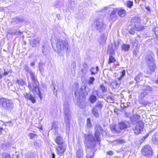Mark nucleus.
<instances>
[{
	"instance_id": "obj_11",
	"label": "nucleus",
	"mask_w": 158,
	"mask_h": 158,
	"mask_svg": "<svg viewBox=\"0 0 158 158\" xmlns=\"http://www.w3.org/2000/svg\"><path fill=\"white\" fill-rule=\"evenodd\" d=\"M29 74L32 82V88H36V89L38 90L39 83L37 77L35 75V74L33 72H31L30 74Z\"/></svg>"
},
{
	"instance_id": "obj_4",
	"label": "nucleus",
	"mask_w": 158,
	"mask_h": 158,
	"mask_svg": "<svg viewBox=\"0 0 158 158\" xmlns=\"http://www.w3.org/2000/svg\"><path fill=\"white\" fill-rule=\"evenodd\" d=\"M63 113L64 114V119L66 129L67 130H69V129L71 114L69 110V105L67 102H65L63 104Z\"/></svg>"
},
{
	"instance_id": "obj_9",
	"label": "nucleus",
	"mask_w": 158,
	"mask_h": 158,
	"mask_svg": "<svg viewBox=\"0 0 158 158\" xmlns=\"http://www.w3.org/2000/svg\"><path fill=\"white\" fill-rule=\"evenodd\" d=\"M56 153L58 156H61L64 155L66 150V146L65 145H58L55 147Z\"/></svg>"
},
{
	"instance_id": "obj_36",
	"label": "nucleus",
	"mask_w": 158,
	"mask_h": 158,
	"mask_svg": "<svg viewBox=\"0 0 158 158\" xmlns=\"http://www.w3.org/2000/svg\"><path fill=\"white\" fill-rule=\"evenodd\" d=\"M10 146V144L8 143H3L1 146V148L3 149L6 150Z\"/></svg>"
},
{
	"instance_id": "obj_26",
	"label": "nucleus",
	"mask_w": 158,
	"mask_h": 158,
	"mask_svg": "<svg viewBox=\"0 0 158 158\" xmlns=\"http://www.w3.org/2000/svg\"><path fill=\"white\" fill-rule=\"evenodd\" d=\"M118 14L120 17H123L126 14V11L125 10L122 9H118Z\"/></svg>"
},
{
	"instance_id": "obj_12",
	"label": "nucleus",
	"mask_w": 158,
	"mask_h": 158,
	"mask_svg": "<svg viewBox=\"0 0 158 158\" xmlns=\"http://www.w3.org/2000/svg\"><path fill=\"white\" fill-rule=\"evenodd\" d=\"M143 123L141 121H138L135 126L133 128L135 134H139L143 130Z\"/></svg>"
},
{
	"instance_id": "obj_61",
	"label": "nucleus",
	"mask_w": 158,
	"mask_h": 158,
	"mask_svg": "<svg viewBox=\"0 0 158 158\" xmlns=\"http://www.w3.org/2000/svg\"><path fill=\"white\" fill-rule=\"evenodd\" d=\"M110 7L109 6H107V7H105L103 9H102L103 10H106L108 9H109Z\"/></svg>"
},
{
	"instance_id": "obj_34",
	"label": "nucleus",
	"mask_w": 158,
	"mask_h": 158,
	"mask_svg": "<svg viewBox=\"0 0 158 158\" xmlns=\"http://www.w3.org/2000/svg\"><path fill=\"white\" fill-rule=\"evenodd\" d=\"M148 94L147 92L144 91L141 93L139 95V98L140 99L143 98Z\"/></svg>"
},
{
	"instance_id": "obj_22",
	"label": "nucleus",
	"mask_w": 158,
	"mask_h": 158,
	"mask_svg": "<svg viewBox=\"0 0 158 158\" xmlns=\"http://www.w3.org/2000/svg\"><path fill=\"white\" fill-rule=\"evenodd\" d=\"M152 141L154 144H158V132L152 135Z\"/></svg>"
},
{
	"instance_id": "obj_7",
	"label": "nucleus",
	"mask_w": 158,
	"mask_h": 158,
	"mask_svg": "<svg viewBox=\"0 0 158 158\" xmlns=\"http://www.w3.org/2000/svg\"><path fill=\"white\" fill-rule=\"evenodd\" d=\"M94 28L100 33L104 31L105 28L107 26L104 23L102 20L99 19H97L94 21Z\"/></svg>"
},
{
	"instance_id": "obj_19",
	"label": "nucleus",
	"mask_w": 158,
	"mask_h": 158,
	"mask_svg": "<svg viewBox=\"0 0 158 158\" xmlns=\"http://www.w3.org/2000/svg\"><path fill=\"white\" fill-rule=\"evenodd\" d=\"M26 98L27 99H29V100L31 101V102L34 103H35L36 101L35 98L31 95V94H24Z\"/></svg>"
},
{
	"instance_id": "obj_21",
	"label": "nucleus",
	"mask_w": 158,
	"mask_h": 158,
	"mask_svg": "<svg viewBox=\"0 0 158 158\" xmlns=\"http://www.w3.org/2000/svg\"><path fill=\"white\" fill-rule=\"evenodd\" d=\"M16 83L18 85L19 87H23L26 85V82L21 78L17 79Z\"/></svg>"
},
{
	"instance_id": "obj_18",
	"label": "nucleus",
	"mask_w": 158,
	"mask_h": 158,
	"mask_svg": "<svg viewBox=\"0 0 158 158\" xmlns=\"http://www.w3.org/2000/svg\"><path fill=\"white\" fill-rule=\"evenodd\" d=\"M140 116L138 114H135L133 115L131 118V121L133 124L137 123L138 121L140 118Z\"/></svg>"
},
{
	"instance_id": "obj_20",
	"label": "nucleus",
	"mask_w": 158,
	"mask_h": 158,
	"mask_svg": "<svg viewBox=\"0 0 158 158\" xmlns=\"http://www.w3.org/2000/svg\"><path fill=\"white\" fill-rule=\"evenodd\" d=\"M83 151L80 147H79L76 151V158H83Z\"/></svg>"
},
{
	"instance_id": "obj_42",
	"label": "nucleus",
	"mask_w": 158,
	"mask_h": 158,
	"mask_svg": "<svg viewBox=\"0 0 158 158\" xmlns=\"http://www.w3.org/2000/svg\"><path fill=\"white\" fill-rule=\"evenodd\" d=\"M115 142H116L118 144H122L125 143V141L123 139H116Z\"/></svg>"
},
{
	"instance_id": "obj_10",
	"label": "nucleus",
	"mask_w": 158,
	"mask_h": 158,
	"mask_svg": "<svg viewBox=\"0 0 158 158\" xmlns=\"http://www.w3.org/2000/svg\"><path fill=\"white\" fill-rule=\"evenodd\" d=\"M95 136L97 142H100V131L102 132L103 131L102 127L99 125H97L95 127Z\"/></svg>"
},
{
	"instance_id": "obj_37",
	"label": "nucleus",
	"mask_w": 158,
	"mask_h": 158,
	"mask_svg": "<svg viewBox=\"0 0 158 158\" xmlns=\"http://www.w3.org/2000/svg\"><path fill=\"white\" fill-rule=\"evenodd\" d=\"M115 61L116 60L114 57L112 55L110 56L109 57L108 64H110L111 63H114Z\"/></svg>"
},
{
	"instance_id": "obj_59",
	"label": "nucleus",
	"mask_w": 158,
	"mask_h": 158,
	"mask_svg": "<svg viewBox=\"0 0 158 158\" xmlns=\"http://www.w3.org/2000/svg\"><path fill=\"white\" fill-rule=\"evenodd\" d=\"M107 154L108 155L112 156L113 155L114 153L112 151H110L107 152Z\"/></svg>"
},
{
	"instance_id": "obj_57",
	"label": "nucleus",
	"mask_w": 158,
	"mask_h": 158,
	"mask_svg": "<svg viewBox=\"0 0 158 158\" xmlns=\"http://www.w3.org/2000/svg\"><path fill=\"white\" fill-rule=\"evenodd\" d=\"M39 69L40 71V72L42 73V72L43 70V68L42 65L40 64L39 65Z\"/></svg>"
},
{
	"instance_id": "obj_46",
	"label": "nucleus",
	"mask_w": 158,
	"mask_h": 158,
	"mask_svg": "<svg viewBox=\"0 0 158 158\" xmlns=\"http://www.w3.org/2000/svg\"><path fill=\"white\" fill-rule=\"evenodd\" d=\"M37 41L35 39H34L31 42V44L33 47H35L36 46Z\"/></svg>"
},
{
	"instance_id": "obj_29",
	"label": "nucleus",
	"mask_w": 158,
	"mask_h": 158,
	"mask_svg": "<svg viewBox=\"0 0 158 158\" xmlns=\"http://www.w3.org/2000/svg\"><path fill=\"white\" fill-rule=\"evenodd\" d=\"M113 45L111 44L110 46H109L108 47V52L110 54V56L113 55L114 54V49L112 48Z\"/></svg>"
},
{
	"instance_id": "obj_33",
	"label": "nucleus",
	"mask_w": 158,
	"mask_h": 158,
	"mask_svg": "<svg viewBox=\"0 0 158 158\" xmlns=\"http://www.w3.org/2000/svg\"><path fill=\"white\" fill-rule=\"evenodd\" d=\"M103 102H97L96 106L94 107H96L97 109L101 110L103 107Z\"/></svg>"
},
{
	"instance_id": "obj_48",
	"label": "nucleus",
	"mask_w": 158,
	"mask_h": 158,
	"mask_svg": "<svg viewBox=\"0 0 158 158\" xmlns=\"http://www.w3.org/2000/svg\"><path fill=\"white\" fill-rule=\"evenodd\" d=\"M125 75V71L124 70H123L121 72V75L118 78L120 80H121L122 78Z\"/></svg>"
},
{
	"instance_id": "obj_17",
	"label": "nucleus",
	"mask_w": 158,
	"mask_h": 158,
	"mask_svg": "<svg viewBox=\"0 0 158 158\" xmlns=\"http://www.w3.org/2000/svg\"><path fill=\"white\" fill-rule=\"evenodd\" d=\"M55 141L58 145H64V142L62 137L60 136H57L55 139Z\"/></svg>"
},
{
	"instance_id": "obj_5",
	"label": "nucleus",
	"mask_w": 158,
	"mask_h": 158,
	"mask_svg": "<svg viewBox=\"0 0 158 158\" xmlns=\"http://www.w3.org/2000/svg\"><path fill=\"white\" fill-rule=\"evenodd\" d=\"M0 107L5 110L10 111L14 107L12 100L5 98H0Z\"/></svg>"
},
{
	"instance_id": "obj_6",
	"label": "nucleus",
	"mask_w": 158,
	"mask_h": 158,
	"mask_svg": "<svg viewBox=\"0 0 158 158\" xmlns=\"http://www.w3.org/2000/svg\"><path fill=\"white\" fill-rule=\"evenodd\" d=\"M154 55L151 51H149L147 53L146 57V61L148 65L149 69L151 71H153L156 67L154 57Z\"/></svg>"
},
{
	"instance_id": "obj_24",
	"label": "nucleus",
	"mask_w": 158,
	"mask_h": 158,
	"mask_svg": "<svg viewBox=\"0 0 158 158\" xmlns=\"http://www.w3.org/2000/svg\"><path fill=\"white\" fill-rule=\"evenodd\" d=\"M143 79V76L141 73H139L137 75L135 78V80L136 81V84L139 83Z\"/></svg>"
},
{
	"instance_id": "obj_39",
	"label": "nucleus",
	"mask_w": 158,
	"mask_h": 158,
	"mask_svg": "<svg viewBox=\"0 0 158 158\" xmlns=\"http://www.w3.org/2000/svg\"><path fill=\"white\" fill-rule=\"evenodd\" d=\"M139 103L142 104L143 106H145L149 104V102L148 101L145 100H139Z\"/></svg>"
},
{
	"instance_id": "obj_58",
	"label": "nucleus",
	"mask_w": 158,
	"mask_h": 158,
	"mask_svg": "<svg viewBox=\"0 0 158 158\" xmlns=\"http://www.w3.org/2000/svg\"><path fill=\"white\" fill-rule=\"evenodd\" d=\"M138 53V51L137 50L135 49L134 50L133 53V56H136Z\"/></svg>"
},
{
	"instance_id": "obj_35",
	"label": "nucleus",
	"mask_w": 158,
	"mask_h": 158,
	"mask_svg": "<svg viewBox=\"0 0 158 158\" xmlns=\"http://www.w3.org/2000/svg\"><path fill=\"white\" fill-rule=\"evenodd\" d=\"M97 100L96 97L94 95H91L89 98V101L92 103H93L95 102Z\"/></svg>"
},
{
	"instance_id": "obj_15",
	"label": "nucleus",
	"mask_w": 158,
	"mask_h": 158,
	"mask_svg": "<svg viewBox=\"0 0 158 158\" xmlns=\"http://www.w3.org/2000/svg\"><path fill=\"white\" fill-rule=\"evenodd\" d=\"M130 123L128 121L121 122L119 124V127L120 130L126 129L130 127L131 126Z\"/></svg>"
},
{
	"instance_id": "obj_3",
	"label": "nucleus",
	"mask_w": 158,
	"mask_h": 158,
	"mask_svg": "<svg viewBox=\"0 0 158 158\" xmlns=\"http://www.w3.org/2000/svg\"><path fill=\"white\" fill-rule=\"evenodd\" d=\"M56 48L55 51L60 53L64 50L68 52L69 50V46L67 40H63L61 39H57L56 42Z\"/></svg>"
},
{
	"instance_id": "obj_47",
	"label": "nucleus",
	"mask_w": 158,
	"mask_h": 158,
	"mask_svg": "<svg viewBox=\"0 0 158 158\" xmlns=\"http://www.w3.org/2000/svg\"><path fill=\"white\" fill-rule=\"evenodd\" d=\"M87 126L89 127H91L92 126L90 119L89 118L87 119Z\"/></svg>"
},
{
	"instance_id": "obj_43",
	"label": "nucleus",
	"mask_w": 158,
	"mask_h": 158,
	"mask_svg": "<svg viewBox=\"0 0 158 158\" xmlns=\"http://www.w3.org/2000/svg\"><path fill=\"white\" fill-rule=\"evenodd\" d=\"M28 136L31 139H33L35 138H36L37 135L35 134L30 133L28 135Z\"/></svg>"
},
{
	"instance_id": "obj_1",
	"label": "nucleus",
	"mask_w": 158,
	"mask_h": 158,
	"mask_svg": "<svg viewBox=\"0 0 158 158\" xmlns=\"http://www.w3.org/2000/svg\"><path fill=\"white\" fill-rule=\"evenodd\" d=\"M85 143L87 148H86L87 156L86 158H93L94 153L91 150L96 146V141L92 132L85 134Z\"/></svg>"
},
{
	"instance_id": "obj_30",
	"label": "nucleus",
	"mask_w": 158,
	"mask_h": 158,
	"mask_svg": "<svg viewBox=\"0 0 158 158\" xmlns=\"http://www.w3.org/2000/svg\"><path fill=\"white\" fill-rule=\"evenodd\" d=\"M141 20L139 17H135L131 19V22L132 23H139L140 22Z\"/></svg>"
},
{
	"instance_id": "obj_13",
	"label": "nucleus",
	"mask_w": 158,
	"mask_h": 158,
	"mask_svg": "<svg viewBox=\"0 0 158 158\" xmlns=\"http://www.w3.org/2000/svg\"><path fill=\"white\" fill-rule=\"evenodd\" d=\"M117 11L118 8H115L111 12L109 16L108 17V20L109 21H114L116 20L118 17L116 13Z\"/></svg>"
},
{
	"instance_id": "obj_28",
	"label": "nucleus",
	"mask_w": 158,
	"mask_h": 158,
	"mask_svg": "<svg viewBox=\"0 0 158 158\" xmlns=\"http://www.w3.org/2000/svg\"><path fill=\"white\" fill-rule=\"evenodd\" d=\"M23 21V19L22 18L18 17L14 18L12 19V22L16 24L22 22Z\"/></svg>"
},
{
	"instance_id": "obj_8",
	"label": "nucleus",
	"mask_w": 158,
	"mask_h": 158,
	"mask_svg": "<svg viewBox=\"0 0 158 158\" xmlns=\"http://www.w3.org/2000/svg\"><path fill=\"white\" fill-rule=\"evenodd\" d=\"M143 154L145 156H151L152 153V150L151 147L149 145H146L141 150Z\"/></svg>"
},
{
	"instance_id": "obj_64",
	"label": "nucleus",
	"mask_w": 158,
	"mask_h": 158,
	"mask_svg": "<svg viewBox=\"0 0 158 158\" xmlns=\"http://www.w3.org/2000/svg\"><path fill=\"white\" fill-rule=\"evenodd\" d=\"M83 66H84V68H86V69L88 67V66L85 63H84V64H83Z\"/></svg>"
},
{
	"instance_id": "obj_38",
	"label": "nucleus",
	"mask_w": 158,
	"mask_h": 158,
	"mask_svg": "<svg viewBox=\"0 0 158 158\" xmlns=\"http://www.w3.org/2000/svg\"><path fill=\"white\" fill-rule=\"evenodd\" d=\"M95 79L94 77H90L88 81V83L89 85H91L93 84Z\"/></svg>"
},
{
	"instance_id": "obj_50",
	"label": "nucleus",
	"mask_w": 158,
	"mask_h": 158,
	"mask_svg": "<svg viewBox=\"0 0 158 158\" xmlns=\"http://www.w3.org/2000/svg\"><path fill=\"white\" fill-rule=\"evenodd\" d=\"M24 69L25 70L29 73L30 74L31 72H33L31 70H30L29 67L27 65H25Z\"/></svg>"
},
{
	"instance_id": "obj_32",
	"label": "nucleus",
	"mask_w": 158,
	"mask_h": 158,
	"mask_svg": "<svg viewBox=\"0 0 158 158\" xmlns=\"http://www.w3.org/2000/svg\"><path fill=\"white\" fill-rule=\"evenodd\" d=\"M130 46L128 44H123L122 47V50L125 51H128L129 49Z\"/></svg>"
},
{
	"instance_id": "obj_25",
	"label": "nucleus",
	"mask_w": 158,
	"mask_h": 158,
	"mask_svg": "<svg viewBox=\"0 0 158 158\" xmlns=\"http://www.w3.org/2000/svg\"><path fill=\"white\" fill-rule=\"evenodd\" d=\"M106 38L105 35L103 34L99 39V42L101 45H103L106 43Z\"/></svg>"
},
{
	"instance_id": "obj_14",
	"label": "nucleus",
	"mask_w": 158,
	"mask_h": 158,
	"mask_svg": "<svg viewBox=\"0 0 158 158\" xmlns=\"http://www.w3.org/2000/svg\"><path fill=\"white\" fill-rule=\"evenodd\" d=\"M28 87L29 88L31 91L32 90V91L34 93H35V94H38V96L40 98V100H42V94L40 91L39 87H38V90H37V89H36V88H32L31 85L30 84H28Z\"/></svg>"
},
{
	"instance_id": "obj_52",
	"label": "nucleus",
	"mask_w": 158,
	"mask_h": 158,
	"mask_svg": "<svg viewBox=\"0 0 158 158\" xmlns=\"http://www.w3.org/2000/svg\"><path fill=\"white\" fill-rule=\"evenodd\" d=\"M57 128L56 126V123L54 122H53L52 123V126L51 127V129H55V130Z\"/></svg>"
},
{
	"instance_id": "obj_44",
	"label": "nucleus",
	"mask_w": 158,
	"mask_h": 158,
	"mask_svg": "<svg viewBox=\"0 0 158 158\" xmlns=\"http://www.w3.org/2000/svg\"><path fill=\"white\" fill-rule=\"evenodd\" d=\"M127 6L129 8H131L133 5V2L132 1H128L127 2Z\"/></svg>"
},
{
	"instance_id": "obj_60",
	"label": "nucleus",
	"mask_w": 158,
	"mask_h": 158,
	"mask_svg": "<svg viewBox=\"0 0 158 158\" xmlns=\"http://www.w3.org/2000/svg\"><path fill=\"white\" fill-rule=\"evenodd\" d=\"M76 0H71L70 2L71 3V5H74L75 4L76 2Z\"/></svg>"
},
{
	"instance_id": "obj_62",
	"label": "nucleus",
	"mask_w": 158,
	"mask_h": 158,
	"mask_svg": "<svg viewBox=\"0 0 158 158\" xmlns=\"http://www.w3.org/2000/svg\"><path fill=\"white\" fill-rule=\"evenodd\" d=\"M148 135L146 136L143 137V138L141 139V140L143 141L148 137Z\"/></svg>"
},
{
	"instance_id": "obj_49",
	"label": "nucleus",
	"mask_w": 158,
	"mask_h": 158,
	"mask_svg": "<svg viewBox=\"0 0 158 158\" xmlns=\"http://www.w3.org/2000/svg\"><path fill=\"white\" fill-rule=\"evenodd\" d=\"M9 33V34H16L17 35H20L21 34H22V32L20 31H18L17 32H8Z\"/></svg>"
},
{
	"instance_id": "obj_63",
	"label": "nucleus",
	"mask_w": 158,
	"mask_h": 158,
	"mask_svg": "<svg viewBox=\"0 0 158 158\" xmlns=\"http://www.w3.org/2000/svg\"><path fill=\"white\" fill-rule=\"evenodd\" d=\"M56 18L58 19H59L60 18V15L59 14H58L56 15Z\"/></svg>"
},
{
	"instance_id": "obj_27",
	"label": "nucleus",
	"mask_w": 158,
	"mask_h": 158,
	"mask_svg": "<svg viewBox=\"0 0 158 158\" xmlns=\"http://www.w3.org/2000/svg\"><path fill=\"white\" fill-rule=\"evenodd\" d=\"M100 110L99 109H97L96 107H94L92 110L93 114L96 117H98L99 116L98 112Z\"/></svg>"
},
{
	"instance_id": "obj_31",
	"label": "nucleus",
	"mask_w": 158,
	"mask_h": 158,
	"mask_svg": "<svg viewBox=\"0 0 158 158\" xmlns=\"http://www.w3.org/2000/svg\"><path fill=\"white\" fill-rule=\"evenodd\" d=\"M143 90H144V91L149 92H151L152 91V89L149 86L146 85L144 86L143 89Z\"/></svg>"
},
{
	"instance_id": "obj_23",
	"label": "nucleus",
	"mask_w": 158,
	"mask_h": 158,
	"mask_svg": "<svg viewBox=\"0 0 158 158\" xmlns=\"http://www.w3.org/2000/svg\"><path fill=\"white\" fill-rule=\"evenodd\" d=\"M90 71L91 72V75H95L99 71V68L98 66H97L95 68L92 67L90 69Z\"/></svg>"
},
{
	"instance_id": "obj_16",
	"label": "nucleus",
	"mask_w": 158,
	"mask_h": 158,
	"mask_svg": "<svg viewBox=\"0 0 158 158\" xmlns=\"http://www.w3.org/2000/svg\"><path fill=\"white\" fill-rule=\"evenodd\" d=\"M121 83V80L117 78L111 83V85L113 89H118Z\"/></svg>"
},
{
	"instance_id": "obj_40",
	"label": "nucleus",
	"mask_w": 158,
	"mask_h": 158,
	"mask_svg": "<svg viewBox=\"0 0 158 158\" xmlns=\"http://www.w3.org/2000/svg\"><path fill=\"white\" fill-rule=\"evenodd\" d=\"M33 156L32 153L30 152H27L25 155L24 158H33Z\"/></svg>"
},
{
	"instance_id": "obj_45",
	"label": "nucleus",
	"mask_w": 158,
	"mask_h": 158,
	"mask_svg": "<svg viewBox=\"0 0 158 158\" xmlns=\"http://www.w3.org/2000/svg\"><path fill=\"white\" fill-rule=\"evenodd\" d=\"M100 88L103 92H105L107 91V88L103 84H102L100 85Z\"/></svg>"
},
{
	"instance_id": "obj_53",
	"label": "nucleus",
	"mask_w": 158,
	"mask_h": 158,
	"mask_svg": "<svg viewBox=\"0 0 158 158\" xmlns=\"http://www.w3.org/2000/svg\"><path fill=\"white\" fill-rule=\"evenodd\" d=\"M125 114L126 117L130 118V119L132 117H131V114L130 113H125Z\"/></svg>"
},
{
	"instance_id": "obj_51",
	"label": "nucleus",
	"mask_w": 158,
	"mask_h": 158,
	"mask_svg": "<svg viewBox=\"0 0 158 158\" xmlns=\"http://www.w3.org/2000/svg\"><path fill=\"white\" fill-rule=\"evenodd\" d=\"M52 83V85H53V93H54V95L56 96L57 95V90H55V84H54L53 83V82Z\"/></svg>"
},
{
	"instance_id": "obj_55",
	"label": "nucleus",
	"mask_w": 158,
	"mask_h": 158,
	"mask_svg": "<svg viewBox=\"0 0 158 158\" xmlns=\"http://www.w3.org/2000/svg\"><path fill=\"white\" fill-rule=\"evenodd\" d=\"M3 156L4 158H10V155L7 153L4 154Z\"/></svg>"
},
{
	"instance_id": "obj_54",
	"label": "nucleus",
	"mask_w": 158,
	"mask_h": 158,
	"mask_svg": "<svg viewBox=\"0 0 158 158\" xmlns=\"http://www.w3.org/2000/svg\"><path fill=\"white\" fill-rule=\"evenodd\" d=\"M111 129H112V131H118V129H117L116 128V125H115L112 128V126H110Z\"/></svg>"
},
{
	"instance_id": "obj_41",
	"label": "nucleus",
	"mask_w": 158,
	"mask_h": 158,
	"mask_svg": "<svg viewBox=\"0 0 158 158\" xmlns=\"http://www.w3.org/2000/svg\"><path fill=\"white\" fill-rule=\"evenodd\" d=\"M136 29L137 31H140L144 30L145 29V27L142 25H140L136 27L135 26Z\"/></svg>"
},
{
	"instance_id": "obj_2",
	"label": "nucleus",
	"mask_w": 158,
	"mask_h": 158,
	"mask_svg": "<svg viewBox=\"0 0 158 158\" xmlns=\"http://www.w3.org/2000/svg\"><path fill=\"white\" fill-rule=\"evenodd\" d=\"M76 89L74 92L75 95L76 105L81 108H83L85 107V103L84 102L85 98L84 97V89L82 87L80 89L78 88V84H77L75 85Z\"/></svg>"
},
{
	"instance_id": "obj_56",
	"label": "nucleus",
	"mask_w": 158,
	"mask_h": 158,
	"mask_svg": "<svg viewBox=\"0 0 158 158\" xmlns=\"http://www.w3.org/2000/svg\"><path fill=\"white\" fill-rule=\"evenodd\" d=\"M4 73L3 74V76H6L8 75L9 73V71L7 70V71H6L5 69H4Z\"/></svg>"
}]
</instances>
